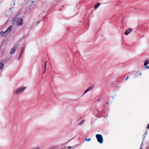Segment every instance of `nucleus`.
<instances>
[{"label":"nucleus","mask_w":149,"mask_h":149,"mask_svg":"<svg viewBox=\"0 0 149 149\" xmlns=\"http://www.w3.org/2000/svg\"><path fill=\"white\" fill-rule=\"evenodd\" d=\"M96 137L97 141L100 143H103V139L102 135L100 134H97L96 135Z\"/></svg>","instance_id":"obj_1"},{"label":"nucleus","mask_w":149,"mask_h":149,"mask_svg":"<svg viewBox=\"0 0 149 149\" xmlns=\"http://www.w3.org/2000/svg\"><path fill=\"white\" fill-rule=\"evenodd\" d=\"M12 29V27L11 26H10L5 31L3 32L1 34L2 36H4L5 37L6 35H7L10 33Z\"/></svg>","instance_id":"obj_2"},{"label":"nucleus","mask_w":149,"mask_h":149,"mask_svg":"<svg viewBox=\"0 0 149 149\" xmlns=\"http://www.w3.org/2000/svg\"><path fill=\"white\" fill-rule=\"evenodd\" d=\"M25 87H23L21 88H18L16 90L15 93H20L22 92L25 89Z\"/></svg>","instance_id":"obj_3"},{"label":"nucleus","mask_w":149,"mask_h":149,"mask_svg":"<svg viewBox=\"0 0 149 149\" xmlns=\"http://www.w3.org/2000/svg\"><path fill=\"white\" fill-rule=\"evenodd\" d=\"M93 87H94V86H91L89 87H88L86 90L85 91H84V92L83 94V95H84V94L86 93L88 91L92 90L93 88Z\"/></svg>","instance_id":"obj_4"},{"label":"nucleus","mask_w":149,"mask_h":149,"mask_svg":"<svg viewBox=\"0 0 149 149\" xmlns=\"http://www.w3.org/2000/svg\"><path fill=\"white\" fill-rule=\"evenodd\" d=\"M23 20L22 19H18L17 21V25H21L22 24Z\"/></svg>","instance_id":"obj_5"},{"label":"nucleus","mask_w":149,"mask_h":149,"mask_svg":"<svg viewBox=\"0 0 149 149\" xmlns=\"http://www.w3.org/2000/svg\"><path fill=\"white\" fill-rule=\"evenodd\" d=\"M132 31V29H127L125 32V34L126 35H127L129 34Z\"/></svg>","instance_id":"obj_6"},{"label":"nucleus","mask_w":149,"mask_h":149,"mask_svg":"<svg viewBox=\"0 0 149 149\" xmlns=\"http://www.w3.org/2000/svg\"><path fill=\"white\" fill-rule=\"evenodd\" d=\"M15 51H16V49L15 48H12L11 49V50L10 52V54L11 55L13 54H14V53L15 52Z\"/></svg>","instance_id":"obj_7"},{"label":"nucleus","mask_w":149,"mask_h":149,"mask_svg":"<svg viewBox=\"0 0 149 149\" xmlns=\"http://www.w3.org/2000/svg\"><path fill=\"white\" fill-rule=\"evenodd\" d=\"M149 63V60L148 59H146L144 63V66H146Z\"/></svg>","instance_id":"obj_8"},{"label":"nucleus","mask_w":149,"mask_h":149,"mask_svg":"<svg viewBox=\"0 0 149 149\" xmlns=\"http://www.w3.org/2000/svg\"><path fill=\"white\" fill-rule=\"evenodd\" d=\"M47 62V61H46L45 62V64H44V70L43 74H44L45 73V71H46Z\"/></svg>","instance_id":"obj_9"},{"label":"nucleus","mask_w":149,"mask_h":149,"mask_svg":"<svg viewBox=\"0 0 149 149\" xmlns=\"http://www.w3.org/2000/svg\"><path fill=\"white\" fill-rule=\"evenodd\" d=\"M100 3H98L96 5H95L94 7V8L95 9H96L100 5Z\"/></svg>","instance_id":"obj_10"},{"label":"nucleus","mask_w":149,"mask_h":149,"mask_svg":"<svg viewBox=\"0 0 149 149\" xmlns=\"http://www.w3.org/2000/svg\"><path fill=\"white\" fill-rule=\"evenodd\" d=\"M3 64L2 63H0V69H1L3 67Z\"/></svg>","instance_id":"obj_11"},{"label":"nucleus","mask_w":149,"mask_h":149,"mask_svg":"<svg viewBox=\"0 0 149 149\" xmlns=\"http://www.w3.org/2000/svg\"><path fill=\"white\" fill-rule=\"evenodd\" d=\"M91 139L90 138H86L85 140L86 141H88L91 140Z\"/></svg>","instance_id":"obj_12"},{"label":"nucleus","mask_w":149,"mask_h":149,"mask_svg":"<svg viewBox=\"0 0 149 149\" xmlns=\"http://www.w3.org/2000/svg\"><path fill=\"white\" fill-rule=\"evenodd\" d=\"M84 120H82L81 122L79 123V125H81L84 122Z\"/></svg>","instance_id":"obj_13"},{"label":"nucleus","mask_w":149,"mask_h":149,"mask_svg":"<svg viewBox=\"0 0 149 149\" xmlns=\"http://www.w3.org/2000/svg\"><path fill=\"white\" fill-rule=\"evenodd\" d=\"M40 149V147L37 146L35 148H33V149Z\"/></svg>","instance_id":"obj_14"},{"label":"nucleus","mask_w":149,"mask_h":149,"mask_svg":"<svg viewBox=\"0 0 149 149\" xmlns=\"http://www.w3.org/2000/svg\"><path fill=\"white\" fill-rule=\"evenodd\" d=\"M22 51L19 54V57H20L21 56V54H22Z\"/></svg>","instance_id":"obj_15"},{"label":"nucleus","mask_w":149,"mask_h":149,"mask_svg":"<svg viewBox=\"0 0 149 149\" xmlns=\"http://www.w3.org/2000/svg\"><path fill=\"white\" fill-rule=\"evenodd\" d=\"M147 128L149 129V123L147 125Z\"/></svg>","instance_id":"obj_16"},{"label":"nucleus","mask_w":149,"mask_h":149,"mask_svg":"<svg viewBox=\"0 0 149 149\" xmlns=\"http://www.w3.org/2000/svg\"><path fill=\"white\" fill-rule=\"evenodd\" d=\"M128 77H129L128 76H127L126 77V79H125L126 80V81H127V79H128Z\"/></svg>","instance_id":"obj_17"},{"label":"nucleus","mask_w":149,"mask_h":149,"mask_svg":"<svg viewBox=\"0 0 149 149\" xmlns=\"http://www.w3.org/2000/svg\"><path fill=\"white\" fill-rule=\"evenodd\" d=\"M72 147H71L70 146H69L68 147V148L69 149H71V148H72Z\"/></svg>","instance_id":"obj_18"},{"label":"nucleus","mask_w":149,"mask_h":149,"mask_svg":"<svg viewBox=\"0 0 149 149\" xmlns=\"http://www.w3.org/2000/svg\"><path fill=\"white\" fill-rule=\"evenodd\" d=\"M146 68H147L148 69H149V65L148 66H146V67H145Z\"/></svg>","instance_id":"obj_19"},{"label":"nucleus","mask_w":149,"mask_h":149,"mask_svg":"<svg viewBox=\"0 0 149 149\" xmlns=\"http://www.w3.org/2000/svg\"><path fill=\"white\" fill-rule=\"evenodd\" d=\"M140 76H141V73L140 72L139 73Z\"/></svg>","instance_id":"obj_20"},{"label":"nucleus","mask_w":149,"mask_h":149,"mask_svg":"<svg viewBox=\"0 0 149 149\" xmlns=\"http://www.w3.org/2000/svg\"><path fill=\"white\" fill-rule=\"evenodd\" d=\"M146 134V132H145V134Z\"/></svg>","instance_id":"obj_21"},{"label":"nucleus","mask_w":149,"mask_h":149,"mask_svg":"<svg viewBox=\"0 0 149 149\" xmlns=\"http://www.w3.org/2000/svg\"><path fill=\"white\" fill-rule=\"evenodd\" d=\"M139 149H142L141 148H140Z\"/></svg>","instance_id":"obj_22"},{"label":"nucleus","mask_w":149,"mask_h":149,"mask_svg":"<svg viewBox=\"0 0 149 149\" xmlns=\"http://www.w3.org/2000/svg\"><path fill=\"white\" fill-rule=\"evenodd\" d=\"M33 1H32V3H33Z\"/></svg>","instance_id":"obj_23"}]
</instances>
